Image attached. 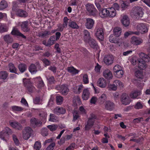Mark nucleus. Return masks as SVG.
I'll return each mask as SVG.
<instances>
[{
    "label": "nucleus",
    "instance_id": "nucleus-62",
    "mask_svg": "<svg viewBox=\"0 0 150 150\" xmlns=\"http://www.w3.org/2000/svg\"><path fill=\"white\" fill-rule=\"evenodd\" d=\"M79 110L81 114H85L86 113V110L84 106H81L79 108Z\"/></svg>",
    "mask_w": 150,
    "mask_h": 150
},
{
    "label": "nucleus",
    "instance_id": "nucleus-47",
    "mask_svg": "<svg viewBox=\"0 0 150 150\" xmlns=\"http://www.w3.org/2000/svg\"><path fill=\"white\" fill-rule=\"evenodd\" d=\"M114 73L115 76L118 78L122 77L124 74L123 71L122 70H120Z\"/></svg>",
    "mask_w": 150,
    "mask_h": 150
},
{
    "label": "nucleus",
    "instance_id": "nucleus-32",
    "mask_svg": "<svg viewBox=\"0 0 150 150\" xmlns=\"http://www.w3.org/2000/svg\"><path fill=\"white\" fill-rule=\"evenodd\" d=\"M114 35L118 38L121 33V29L119 27H116L114 28L113 30Z\"/></svg>",
    "mask_w": 150,
    "mask_h": 150
},
{
    "label": "nucleus",
    "instance_id": "nucleus-33",
    "mask_svg": "<svg viewBox=\"0 0 150 150\" xmlns=\"http://www.w3.org/2000/svg\"><path fill=\"white\" fill-rule=\"evenodd\" d=\"M93 19L90 18H88L86 19L85 25L87 28H91L93 27Z\"/></svg>",
    "mask_w": 150,
    "mask_h": 150
},
{
    "label": "nucleus",
    "instance_id": "nucleus-45",
    "mask_svg": "<svg viewBox=\"0 0 150 150\" xmlns=\"http://www.w3.org/2000/svg\"><path fill=\"white\" fill-rule=\"evenodd\" d=\"M18 69L19 71L23 73L27 69L26 65L24 64H21L19 65Z\"/></svg>",
    "mask_w": 150,
    "mask_h": 150
},
{
    "label": "nucleus",
    "instance_id": "nucleus-56",
    "mask_svg": "<svg viewBox=\"0 0 150 150\" xmlns=\"http://www.w3.org/2000/svg\"><path fill=\"white\" fill-rule=\"evenodd\" d=\"M143 107L142 104L139 102H137L134 106V108L137 109H141Z\"/></svg>",
    "mask_w": 150,
    "mask_h": 150
},
{
    "label": "nucleus",
    "instance_id": "nucleus-59",
    "mask_svg": "<svg viewBox=\"0 0 150 150\" xmlns=\"http://www.w3.org/2000/svg\"><path fill=\"white\" fill-rule=\"evenodd\" d=\"M120 70H122V67L118 64L115 66L113 68V71L114 72Z\"/></svg>",
    "mask_w": 150,
    "mask_h": 150
},
{
    "label": "nucleus",
    "instance_id": "nucleus-20",
    "mask_svg": "<svg viewBox=\"0 0 150 150\" xmlns=\"http://www.w3.org/2000/svg\"><path fill=\"white\" fill-rule=\"evenodd\" d=\"M105 108L107 110L111 111L114 108V103L110 101H107L105 103Z\"/></svg>",
    "mask_w": 150,
    "mask_h": 150
},
{
    "label": "nucleus",
    "instance_id": "nucleus-64",
    "mask_svg": "<svg viewBox=\"0 0 150 150\" xmlns=\"http://www.w3.org/2000/svg\"><path fill=\"white\" fill-rule=\"evenodd\" d=\"M42 43L44 45L47 46H50L53 44V43L51 42L50 40L47 41V42H46L45 41H43Z\"/></svg>",
    "mask_w": 150,
    "mask_h": 150
},
{
    "label": "nucleus",
    "instance_id": "nucleus-22",
    "mask_svg": "<svg viewBox=\"0 0 150 150\" xmlns=\"http://www.w3.org/2000/svg\"><path fill=\"white\" fill-rule=\"evenodd\" d=\"M28 22L25 21L22 23L21 25V30L25 32H27L29 30V28L28 26Z\"/></svg>",
    "mask_w": 150,
    "mask_h": 150
},
{
    "label": "nucleus",
    "instance_id": "nucleus-41",
    "mask_svg": "<svg viewBox=\"0 0 150 150\" xmlns=\"http://www.w3.org/2000/svg\"><path fill=\"white\" fill-rule=\"evenodd\" d=\"M69 26L73 29H78L79 28L77 24L75 22L72 21L69 22Z\"/></svg>",
    "mask_w": 150,
    "mask_h": 150
},
{
    "label": "nucleus",
    "instance_id": "nucleus-55",
    "mask_svg": "<svg viewBox=\"0 0 150 150\" xmlns=\"http://www.w3.org/2000/svg\"><path fill=\"white\" fill-rule=\"evenodd\" d=\"M12 137L13 140L15 144L17 146L19 145L20 144V142L16 135L13 134L12 135Z\"/></svg>",
    "mask_w": 150,
    "mask_h": 150
},
{
    "label": "nucleus",
    "instance_id": "nucleus-6",
    "mask_svg": "<svg viewBox=\"0 0 150 150\" xmlns=\"http://www.w3.org/2000/svg\"><path fill=\"white\" fill-rule=\"evenodd\" d=\"M32 130L29 127H25L23 131V137L25 140L28 139L30 137Z\"/></svg>",
    "mask_w": 150,
    "mask_h": 150
},
{
    "label": "nucleus",
    "instance_id": "nucleus-4",
    "mask_svg": "<svg viewBox=\"0 0 150 150\" xmlns=\"http://www.w3.org/2000/svg\"><path fill=\"white\" fill-rule=\"evenodd\" d=\"M83 39L85 42L89 43L90 46L93 48L94 47V43L92 40H91L90 33L87 30L84 31Z\"/></svg>",
    "mask_w": 150,
    "mask_h": 150
},
{
    "label": "nucleus",
    "instance_id": "nucleus-36",
    "mask_svg": "<svg viewBox=\"0 0 150 150\" xmlns=\"http://www.w3.org/2000/svg\"><path fill=\"white\" fill-rule=\"evenodd\" d=\"M29 70L32 74H35L37 71V67L34 64H32L30 65L29 67Z\"/></svg>",
    "mask_w": 150,
    "mask_h": 150
},
{
    "label": "nucleus",
    "instance_id": "nucleus-27",
    "mask_svg": "<svg viewBox=\"0 0 150 150\" xmlns=\"http://www.w3.org/2000/svg\"><path fill=\"white\" fill-rule=\"evenodd\" d=\"M54 112L57 114H63L65 112V110L62 108L57 107L54 110Z\"/></svg>",
    "mask_w": 150,
    "mask_h": 150
},
{
    "label": "nucleus",
    "instance_id": "nucleus-9",
    "mask_svg": "<svg viewBox=\"0 0 150 150\" xmlns=\"http://www.w3.org/2000/svg\"><path fill=\"white\" fill-rule=\"evenodd\" d=\"M91 95V91L89 88L84 89L83 91L82 98L83 100H87L90 98Z\"/></svg>",
    "mask_w": 150,
    "mask_h": 150
},
{
    "label": "nucleus",
    "instance_id": "nucleus-61",
    "mask_svg": "<svg viewBox=\"0 0 150 150\" xmlns=\"http://www.w3.org/2000/svg\"><path fill=\"white\" fill-rule=\"evenodd\" d=\"M83 81L84 84H87L89 82L88 76L87 74H85L83 76Z\"/></svg>",
    "mask_w": 150,
    "mask_h": 150
},
{
    "label": "nucleus",
    "instance_id": "nucleus-28",
    "mask_svg": "<svg viewBox=\"0 0 150 150\" xmlns=\"http://www.w3.org/2000/svg\"><path fill=\"white\" fill-rule=\"evenodd\" d=\"M16 15L21 17H25L28 16V13L21 9H18L16 12Z\"/></svg>",
    "mask_w": 150,
    "mask_h": 150
},
{
    "label": "nucleus",
    "instance_id": "nucleus-16",
    "mask_svg": "<svg viewBox=\"0 0 150 150\" xmlns=\"http://www.w3.org/2000/svg\"><path fill=\"white\" fill-rule=\"evenodd\" d=\"M9 123L11 126L13 128L18 130L21 129L22 128V126L21 124L17 122L11 121Z\"/></svg>",
    "mask_w": 150,
    "mask_h": 150
},
{
    "label": "nucleus",
    "instance_id": "nucleus-23",
    "mask_svg": "<svg viewBox=\"0 0 150 150\" xmlns=\"http://www.w3.org/2000/svg\"><path fill=\"white\" fill-rule=\"evenodd\" d=\"M67 69L68 72L72 75H75L77 74L79 72V71L75 69L72 66L68 67Z\"/></svg>",
    "mask_w": 150,
    "mask_h": 150
},
{
    "label": "nucleus",
    "instance_id": "nucleus-24",
    "mask_svg": "<svg viewBox=\"0 0 150 150\" xmlns=\"http://www.w3.org/2000/svg\"><path fill=\"white\" fill-rule=\"evenodd\" d=\"M11 33L12 35H14L20 36L24 38H26V37L23 34L20 33L17 28H13L11 32Z\"/></svg>",
    "mask_w": 150,
    "mask_h": 150
},
{
    "label": "nucleus",
    "instance_id": "nucleus-14",
    "mask_svg": "<svg viewBox=\"0 0 150 150\" xmlns=\"http://www.w3.org/2000/svg\"><path fill=\"white\" fill-rule=\"evenodd\" d=\"M96 35L99 41H103L104 39V33L103 29L101 28L98 29L96 33Z\"/></svg>",
    "mask_w": 150,
    "mask_h": 150
},
{
    "label": "nucleus",
    "instance_id": "nucleus-54",
    "mask_svg": "<svg viewBox=\"0 0 150 150\" xmlns=\"http://www.w3.org/2000/svg\"><path fill=\"white\" fill-rule=\"evenodd\" d=\"M83 88V86L82 84L80 85L77 87V89L76 90L74 89V92L76 94H79L81 92V91Z\"/></svg>",
    "mask_w": 150,
    "mask_h": 150
},
{
    "label": "nucleus",
    "instance_id": "nucleus-17",
    "mask_svg": "<svg viewBox=\"0 0 150 150\" xmlns=\"http://www.w3.org/2000/svg\"><path fill=\"white\" fill-rule=\"evenodd\" d=\"M131 43L134 45H137L142 42V40L139 38L135 36H133L131 38Z\"/></svg>",
    "mask_w": 150,
    "mask_h": 150
},
{
    "label": "nucleus",
    "instance_id": "nucleus-52",
    "mask_svg": "<svg viewBox=\"0 0 150 150\" xmlns=\"http://www.w3.org/2000/svg\"><path fill=\"white\" fill-rule=\"evenodd\" d=\"M8 76L7 73L5 71H2L0 72V79H5Z\"/></svg>",
    "mask_w": 150,
    "mask_h": 150
},
{
    "label": "nucleus",
    "instance_id": "nucleus-58",
    "mask_svg": "<svg viewBox=\"0 0 150 150\" xmlns=\"http://www.w3.org/2000/svg\"><path fill=\"white\" fill-rule=\"evenodd\" d=\"M41 145L40 142H36L34 145V149L36 150H40L41 148Z\"/></svg>",
    "mask_w": 150,
    "mask_h": 150
},
{
    "label": "nucleus",
    "instance_id": "nucleus-38",
    "mask_svg": "<svg viewBox=\"0 0 150 150\" xmlns=\"http://www.w3.org/2000/svg\"><path fill=\"white\" fill-rule=\"evenodd\" d=\"M30 123L32 125H38L41 124V122L35 118H32L30 120Z\"/></svg>",
    "mask_w": 150,
    "mask_h": 150
},
{
    "label": "nucleus",
    "instance_id": "nucleus-40",
    "mask_svg": "<svg viewBox=\"0 0 150 150\" xmlns=\"http://www.w3.org/2000/svg\"><path fill=\"white\" fill-rule=\"evenodd\" d=\"M94 50H96L95 52L97 53V59H99L100 56V50L99 49V47L98 45L94 42Z\"/></svg>",
    "mask_w": 150,
    "mask_h": 150
},
{
    "label": "nucleus",
    "instance_id": "nucleus-21",
    "mask_svg": "<svg viewBox=\"0 0 150 150\" xmlns=\"http://www.w3.org/2000/svg\"><path fill=\"white\" fill-rule=\"evenodd\" d=\"M121 21L122 24L125 27L128 26L130 23L129 18L126 15L123 16Z\"/></svg>",
    "mask_w": 150,
    "mask_h": 150
},
{
    "label": "nucleus",
    "instance_id": "nucleus-37",
    "mask_svg": "<svg viewBox=\"0 0 150 150\" xmlns=\"http://www.w3.org/2000/svg\"><path fill=\"white\" fill-rule=\"evenodd\" d=\"M3 135H5V134H7L8 135H9L12 133L11 130L8 127H6L3 130L2 132Z\"/></svg>",
    "mask_w": 150,
    "mask_h": 150
},
{
    "label": "nucleus",
    "instance_id": "nucleus-53",
    "mask_svg": "<svg viewBox=\"0 0 150 150\" xmlns=\"http://www.w3.org/2000/svg\"><path fill=\"white\" fill-rule=\"evenodd\" d=\"M56 102L58 105H60L62 104L63 100V97L61 96H57L56 98Z\"/></svg>",
    "mask_w": 150,
    "mask_h": 150
},
{
    "label": "nucleus",
    "instance_id": "nucleus-10",
    "mask_svg": "<svg viewBox=\"0 0 150 150\" xmlns=\"http://www.w3.org/2000/svg\"><path fill=\"white\" fill-rule=\"evenodd\" d=\"M37 88L39 89L42 88L44 85L43 81L40 77H38L34 79Z\"/></svg>",
    "mask_w": 150,
    "mask_h": 150
},
{
    "label": "nucleus",
    "instance_id": "nucleus-35",
    "mask_svg": "<svg viewBox=\"0 0 150 150\" xmlns=\"http://www.w3.org/2000/svg\"><path fill=\"white\" fill-rule=\"evenodd\" d=\"M8 29V28L5 24L0 23V33L6 32Z\"/></svg>",
    "mask_w": 150,
    "mask_h": 150
},
{
    "label": "nucleus",
    "instance_id": "nucleus-63",
    "mask_svg": "<svg viewBox=\"0 0 150 150\" xmlns=\"http://www.w3.org/2000/svg\"><path fill=\"white\" fill-rule=\"evenodd\" d=\"M55 145L54 142H52L47 148L46 150H53Z\"/></svg>",
    "mask_w": 150,
    "mask_h": 150
},
{
    "label": "nucleus",
    "instance_id": "nucleus-12",
    "mask_svg": "<svg viewBox=\"0 0 150 150\" xmlns=\"http://www.w3.org/2000/svg\"><path fill=\"white\" fill-rule=\"evenodd\" d=\"M113 58L112 56L110 55H105L103 60L105 63L107 65H109L113 63Z\"/></svg>",
    "mask_w": 150,
    "mask_h": 150
},
{
    "label": "nucleus",
    "instance_id": "nucleus-29",
    "mask_svg": "<svg viewBox=\"0 0 150 150\" xmlns=\"http://www.w3.org/2000/svg\"><path fill=\"white\" fill-rule=\"evenodd\" d=\"M98 85L101 88H105L106 85L105 80L103 78H100L98 82Z\"/></svg>",
    "mask_w": 150,
    "mask_h": 150
},
{
    "label": "nucleus",
    "instance_id": "nucleus-7",
    "mask_svg": "<svg viewBox=\"0 0 150 150\" xmlns=\"http://www.w3.org/2000/svg\"><path fill=\"white\" fill-rule=\"evenodd\" d=\"M143 8L140 6H137L134 9V13L136 17L141 18L144 15Z\"/></svg>",
    "mask_w": 150,
    "mask_h": 150
},
{
    "label": "nucleus",
    "instance_id": "nucleus-25",
    "mask_svg": "<svg viewBox=\"0 0 150 150\" xmlns=\"http://www.w3.org/2000/svg\"><path fill=\"white\" fill-rule=\"evenodd\" d=\"M73 102V105L74 106H76L81 104V101L78 96H76L74 97Z\"/></svg>",
    "mask_w": 150,
    "mask_h": 150
},
{
    "label": "nucleus",
    "instance_id": "nucleus-34",
    "mask_svg": "<svg viewBox=\"0 0 150 150\" xmlns=\"http://www.w3.org/2000/svg\"><path fill=\"white\" fill-rule=\"evenodd\" d=\"M41 120L44 122L46 121V118L47 116V113L44 110H41L39 114Z\"/></svg>",
    "mask_w": 150,
    "mask_h": 150
},
{
    "label": "nucleus",
    "instance_id": "nucleus-5",
    "mask_svg": "<svg viewBox=\"0 0 150 150\" xmlns=\"http://www.w3.org/2000/svg\"><path fill=\"white\" fill-rule=\"evenodd\" d=\"M122 83L119 80H115L112 84L108 85V88L110 90L115 91L117 89V86L121 87L122 86Z\"/></svg>",
    "mask_w": 150,
    "mask_h": 150
},
{
    "label": "nucleus",
    "instance_id": "nucleus-2",
    "mask_svg": "<svg viewBox=\"0 0 150 150\" xmlns=\"http://www.w3.org/2000/svg\"><path fill=\"white\" fill-rule=\"evenodd\" d=\"M100 14L102 18L107 16L113 17L116 15V11L113 7L108 8L102 9Z\"/></svg>",
    "mask_w": 150,
    "mask_h": 150
},
{
    "label": "nucleus",
    "instance_id": "nucleus-8",
    "mask_svg": "<svg viewBox=\"0 0 150 150\" xmlns=\"http://www.w3.org/2000/svg\"><path fill=\"white\" fill-rule=\"evenodd\" d=\"M121 100L122 104L125 105H128L130 103L129 98L126 93L122 94L121 96Z\"/></svg>",
    "mask_w": 150,
    "mask_h": 150
},
{
    "label": "nucleus",
    "instance_id": "nucleus-15",
    "mask_svg": "<svg viewBox=\"0 0 150 150\" xmlns=\"http://www.w3.org/2000/svg\"><path fill=\"white\" fill-rule=\"evenodd\" d=\"M106 99V96L105 94H102L101 96L98 99L97 97L94 96V105L97 101L100 104H103Z\"/></svg>",
    "mask_w": 150,
    "mask_h": 150
},
{
    "label": "nucleus",
    "instance_id": "nucleus-18",
    "mask_svg": "<svg viewBox=\"0 0 150 150\" xmlns=\"http://www.w3.org/2000/svg\"><path fill=\"white\" fill-rule=\"evenodd\" d=\"M59 90L60 92L64 95H67L69 91L67 86L66 85H61L59 87Z\"/></svg>",
    "mask_w": 150,
    "mask_h": 150
},
{
    "label": "nucleus",
    "instance_id": "nucleus-51",
    "mask_svg": "<svg viewBox=\"0 0 150 150\" xmlns=\"http://www.w3.org/2000/svg\"><path fill=\"white\" fill-rule=\"evenodd\" d=\"M46 78L49 83L50 84L54 83L55 82L54 78L52 76H47Z\"/></svg>",
    "mask_w": 150,
    "mask_h": 150
},
{
    "label": "nucleus",
    "instance_id": "nucleus-39",
    "mask_svg": "<svg viewBox=\"0 0 150 150\" xmlns=\"http://www.w3.org/2000/svg\"><path fill=\"white\" fill-rule=\"evenodd\" d=\"M11 110L14 112H21L23 110V109L22 107L17 106H13L11 107Z\"/></svg>",
    "mask_w": 150,
    "mask_h": 150
},
{
    "label": "nucleus",
    "instance_id": "nucleus-60",
    "mask_svg": "<svg viewBox=\"0 0 150 150\" xmlns=\"http://www.w3.org/2000/svg\"><path fill=\"white\" fill-rule=\"evenodd\" d=\"M129 6V4L126 2L123 1V3L121 4V8L123 10H125Z\"/></svg>",
    "mask_w": 150,
    "mask_h": 150
},
{
    "label": "nucleus",
    "instance_id": "nucleus-43",
    "mask_svg": "<svg viewBox=\"0 0 150 150\" xmlns=\"http://www.w3.org/2000/svg\"><path fill=\"white\" fill-rule=\"evenodd\" d=\"M135 76L138 79H141L142 80L143 78L142 72L140 70L136 71L135 73Z\"/></svg>",
    "mask_w": 150,
    "mask_h": 150
},
{
    "label": "nucleus",
    "instance_id": "nucleus-42",
    "mask_svg": "<svg viewBox=\"0 0 150 150\" xmlns=\"http://www.w3.org/2000/svg\"><path fill=\"white\" fill-rule=\"evenodd\" d=\"M8 6L6 2L4 0H2L0 3V10H2L6 8Z\"/></svg>",
    "mask_w": 150,
    "mask_h": 150
},
{
    "label": "nucleus",
    "instance_id": "nucleus-30",
    "mask_svg": "<svg viewBox=\"0 0 150 150\" xmlns=\"http://www.w3.org/2000/svg\"><path fill=\"white\" fill-rule=\"evenodd\" d=\"M86 7L87 11L91 15L93 14L94 6L93 4L88 3L86 5Z\"/></svg>",
    "mask_w": 150,
    "mask_h": 150
},
{
    "label": "nucleus",
    "instance_id": "nucleus-19",
    "mask_svg": "<svg viewBox=\"0 0 150 150\" xmlns=\"http://www.w3.org/2000/svg\"><path fill=\"white\" fill-rule=\"evenodd\" d=\"M103 75L104 77L108 80H110L113 77L111 72L109 69H106L104 71Z\"/></svg>",
    "mask_w": 150,
    "mask_h": 150
},
{
    "label": "nucleus",
    "instance_id": "nucleus-3",
    "mask_svg": "<svg viewBox=\"0 0 150 150\" xmlns=\"http://www.w3.org/2000/svg\"><path fill=\"white\" fill-rule=\"evenodd\" d=\"M23 82L24 86L29 92H32L35 90V88L30 82L29 79L24 78L23 79Z\"/></svg>",
    "mask_w": 150,
    "mask_h": 150
},
{
    "label": "nucleus",
    "instance_id": "nucleus-48",
    "mask_svg": "<svg viewBox=\"0 0 150 150\" xmlns=\"http://www.w3.org/2000/svg\"><path fill=\"white\" fill-rule=\"evenodd\" d=\"M50 35V33L47 31H45L43 32L40 33L39 34V36L42 38L46 37L47 36Z\"/></svg>",
    "mask_w": 150,
    "mask_h": 150
},
{
    "label": "nucleus",
    "instance_id": "nucleus-44",
    "mask_svg": "<svg viewBox=\"0 0 150 150\" xmlns=\"http://www.w3.org/2000/svg\"><path fill=\"white\" fill-rule=\"evenodd\" d=\"M4 40L8 43H11L13 40L12 37L9 35H5L4 37Z\"/></svg>",
    "mask_w": 150,
    "mask_h": 150
},
{
    "label": "nucleus",
    "instance_id": "nucleus-1",
    "mask_svg": "<svg viewBox=\"0 0 150 150\" xmlns=\"http://www.w3.org/2000/svg\"><path fill=\"white\" fill-rule=\"evenodd\" d=\"M140 58L137 60L138 67L141 70L145 69L146 67V62L150 61V57L147 55L142 52L139 55Z\"/></svg>",
    "mask_w": 150,
    "mask_h": 150
},
{
    "label": "nucleus",
    "instance_id": "nucleus-31",
    "mask_svg": "<svg viewBox=\"0 0 150 150\" xmlns=\"http://www.w3.org/2000/svg\"><path fill=\"white\" fill-rule=\"evenodd\" d=\"M110 41L111 43H119V38L115 36L111 35L109 37Z\"/></svg>",
    "mask_w": 150,
    "mask_h": 150
},
{
    "label": "nucleus",
    "instance_id": "nucleus-26",
    "mask_svg": "<svg viewBox=\"0 0 150 150\" xmlns=\"http://www.w3.org/2000/svg\"><path fill=\"white\" fill-rule=\"evenodd\" d=\"M141 93V91L139 90H135L132 91L130 94V97L133 98H136Z\"/></svg>",
    "mask_w": 150,
    "mask_h": 150
},
{
    "label": "nucleus",
    "instance_id": "nucleus-46",
    "mask_svg": "<svg viewBox=\"0 0 150 150\" xmlns=\"http://www.w3.org/2000/svg\"><path fill=\"white\" fill-rule=\"evenodd\" d=\"M73 121L75 122L80 118V116L77 111H74L73 112Z\"/></svg>",
    "mask_w": 150,
    "mask_h": 150
},
{
    "label": "nucleus",
    "instance_id": "nucleus-13",
    "mask_svg": "<svg viewBox=\"0 0 150 150\" xmlns=\"http://www.w3.org/2000/svg\"><path fill=\"white\" fill-rule=\"evenodd\" d=\"M146 23H140L137 25V28L138 30L141 31L143 33L148 31V29Z\"/></svg>",
    "mask_w": 150,
    "mask_h": 150
},
{
    "label": "nucleus",
    "instance_id": "nucleus-57",
    "mask_svg": "<svg viewBox=\"0 0 150 150\" xmlns=\"http://www.w3.org/2000/svg\"><path fill=\"white\" fill-rule=\"evenodd\" d=\"M47 127L51 131H53L57 129V126L53 125H48Z\"/></svg>",
    "mask_w": 150,
    "mask_h": 150
},
{
    "label": "nucleus",
    "instance_id": "nucleus-49",
    "mask_svg": "<svg viewBox=\"0 0 150 150\" xmlns=\"http://www.w3.org/2000/svg\"><path fill=\"white\" fill-rule=\"evenodd\" d=\"M49 120V121L52 122H56L57 121V118L54 115L50 114Z\"/></svg>",
    "mask_w": 150,
    "mask_h": 150
},
{
    "label": "nucleus",
    "instance_id": "nucleus-11",
    "mask_svg": "<svg viewBox=\"0 0 150 150\" xmlns=\"http://www.w3.org/2000/svg\"><path fill=\"white\" fill-rule=\"evenodd\" d=\"M94 122V116L93 114L91 115V117H89L85 128L86 130L90 129L93 126Z\"/></svg>",
    "mask_w": 150,
    "mask_h": 150
},
{
    "label": "nucleus",
    "instance_id": "nucleus-50",
    "mask_svg": "<svg viewBox=\"0 0 150 150\" xmlns=\"http://www.w3.org/2000/svg\"><path fill=\"white\" fill-rule=\"evenodd\" d=\"M9 67L10 71L11 72L14 73H16V69L13 64L12 63L9 64Z\"/></svg>",
    "mask_w": 150,
    "mask_h": 150
}]
</instances>
